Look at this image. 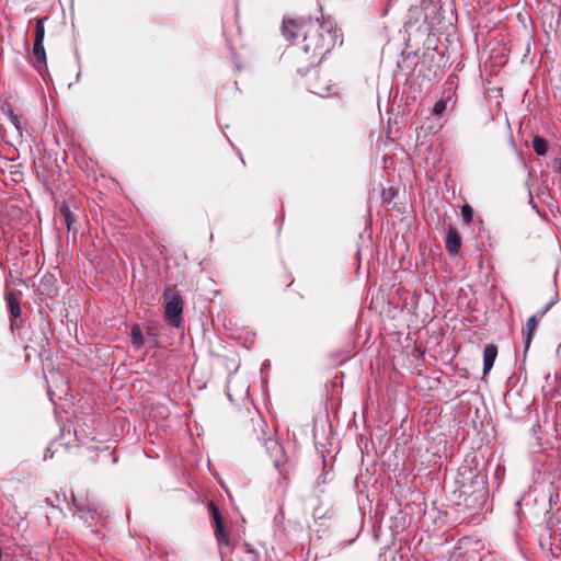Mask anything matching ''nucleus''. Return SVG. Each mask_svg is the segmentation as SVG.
Here are the masks:
<instances>
[{"label":"nucleus","instance_id":"obj_1","mask_svg":"<svg viewBox=\"0 0 561 561\" xmlns=\"http://www.w3.org/2000/svg\"><path fill=\"white\" fill-rule=\"evenodd\" d=\"M282 33L290 42L302 35L301 47L312 57H321L333 47L331 25L321 23L319 19H284Z\"/></svg>","mask_w":561,"mask_h":561},{"label":"nucleus","instance_id":"obj_10","mask_svg":"<svg viewBox=\"0 0 561 561\" xmlns=\"http://www.w3.org/2000/svg\"><path fill=\"white\" fill-rule=\"evenodd\" d=\"M214 535H215V538L217 540L219 548H221L222 546L230 545L229 535L225 528L224 520L220 523L214 524Z\"/></svg>","mask_w":561,"mask_h":561},{"label":"nucleus","instance_id":"obj_3","mask_svg":"<svg viewBox=\"0 0 561 561\" xmlns=\"http://www.w3.org/2000/svg\"><path fill=\"white\" fill-rule=\"evenodd\" d=\"M445 247L448 254L453 257L458 255L461 248V237L457 228L453 225L448 226Z\"/></svg>","mask_w":561,"mask_h":561},{"label":"nucleus","instance_id":"obj_14","mask_svg":"<svg viewBox=\"0 0 561 561\" xmlns=\"http://www.w3.org/2000/svg\"><path fill=\"white\" fill-rule=\"evenodd\" d=\"M130 339L135 348H140L145 344V339L139 325H133L130 330Z\"/></svg>","mask_w":561,"mask_h":561},{"label":"nucleus","instance_id":"obj_18","mask_svg":"<svg viewBox=\"0 0 561 561\" xmlns=\"http://www.w3.org/2000/svg\"><path fill=\"white\" fill-rule=\"evenodd\" d=\"M316 94L325 96L327 94L331 93V87L327 85L324 82L320 84H314V91Z\"/></svg>","mask_w":561,"mask_h":561},{"label":"nucleus","instance_id":"obj_6","mask_svg":"<svg viewBox=\"0 0 561 561\" xmlns=\"http://www.w3.org/2000/svg\"><path fill=\"white\" fill-rule=\"evenodd\" d=\"M497 356V347L495 344L490 343L483 350V375H488L492 369Z\"/></svg>","mask_w":561,"mask_h":561},{"label":"nucleus","instance_id":"obj_16","mask_svg":"<svg viewBox=\"0 0 561 561\" xmlns=\"http://www.w3.org/2000/svg\"><path fill=\"white\" fill-rule=\"evenodd\" d=\"M461 216H462V220L466 225H469L471 221H472V217H473V209L471 208L470 205L468 204H465L462 207H461Z\"/></svg>","mask_w":561,"mask_h":561},{"label":"nucleus","instance_id":"obj_5","mask_svg":"<svg viewBox=\"0 0 561 561\" xmlns=\"http://www.w3.org/2000/svg\"><path fill=\"white\" fill-rule=\"evenodd\" d=\"M265 448L273 459L275 468L279 469L280 465L284 463L285 456L283 446L276 439L268 438L265 440Z\"/></svg>","mask_w":561,"mask_h":561},{"label":"nucleus","instance_id":"obj_8","mask_svg":"<svg viewBox=\"0 0 561 561\" xmlns=\"http://www.w3.org/2000/svg\"><path fill=\"white\" fill-rule=\"evenodd\" d=\"M4 299L8 304L11 318H19L21 316V306L19 298L15 297L13 291L9 290L4 294Z\"/></svg>","mask_w":561,"mask_h":561},{"label":"nucleus","instance_id":"obj_7","mask_svg":"<svg viewBox=\"0 0 561 561\" xmlns=\"http://www.w3.org/2000/svg\"><path fill=\"white\" fill-rule=\"evenodd\" d=\"M537 323H538V317L534 314L530 318H528V320L526 322V328L523 330L525 353L530 347L533 334L537 329Z\"/></svg>","mask_w":561,"mask_h":561},{"label":"nucleus","instance_id":"obj_20","mask_svg":"<svg viewBox=\"0 0 561 561\" xmlns=\"http://www.w3.org/2000/svg\"><path fill=\"white\" fill-rule=\"evenodd\" d=\"M554 302H556V300L552 299L541 310H539L535 316H537L538 318H542L548 312V310L554 305Z\"/></svg>","mask_w":561,"mask_h":561},{"label":"nucleus","instance_id":"obj_15","mask_svg":"<svg viewBox=\"0 0 561 561\" xmlns=\"http://www.w3.org/2000/svg\"><path fill=\"white\" fill-rule=\"evenodd\" d=\"M533 148L537 154L543 156L547 153L548 145L543 138L535 136L533 139Z\"/></svg>","mask_w":561,"mask_h":561},{"label":"nucleus","instance_id":"obj_2","mask_svg":"<svg viewBox=\"0 0 561 561\" xmlns=\"http://www.w3.org/2000/svg\"><path fill=\"white\" fill-rule=\"evenodd\" d=\"M163 299L165 320L171 327L179 328L183 320V300L180 294L169 288L164 291Z\"/></svg>","mask_w":561,"mask_h":561},{"label":"nucleus","instance_id":"obj_19","mask_svg":"<svg viewBox=\"0 0 561 561\" xmlns=\"http://www.w3.org/2000/svg\"><path fill=\"white\" fill-rule=\"evenodd\" d=\"M245 552H247V560L245 561H260V554L252 548H250L249 545H244Z\"/></svg>","mask_w":561,"mask_h":561},{"label":"nucleus","instance_id":"obj_12","mask_svg":"<svg viewBox=\"0 0 561 561\" xmlns=\"http://www.w3.org/2000/svg\"><path fill=\"white\" fill-rule=\"evenodd\" d=\"M453 94L454 93L451 89L444 92V96L437 101L433 107L434 115L439 116L446 111L448 102H450L453 99Z\"/></svg>","mask_w":561,"mask_h":561},{"label":"nucleus","instance_id":"obj_13","mask_svg":"<svg viewBox=\"0 0 561 561\" xmlns=\"http://www.w3.org/2000/svg\"><path fill=\"white\" fill-rule=\"evenodd\" d=\"M47 20H48L47 16L35 19L34 41L44 42V37H45V22Z\"/></svg>","mask_w":561,"mask_h":561},{"label":"nucleus","instance_id":"obj_17","mask_svg":"<svg viewBox=\"0 0 561 561\" xmlns=\"http://www.w3.org/2000/svg\"><path fill=\"white\" fill-rule=\"evenodd\" d=\"M208 508H209L211 517L214 519V524L220 523V522L224 520L221 515H220V512H219L218 507L213 502H210L208 504Z\"/></svg>","mask_w":561,"mask_h":561},{"label":"nucleus","instance_id":"obj_11","mask_svg":"<svg viewBox=\"0 0 561 561\" xmlns=\"http://www.w3.org/2000/svg\"><path fill=\"white\" fill-rule=\"evenodd\" d=\"M59 214L64 219L67 230L68 231L73 230L76 232L77 230L73 227V224L76 221L75 216H73L72 211L70 210V207L67 203H62V205L59 207Z\"/></svg>","mask_w":561,"mask_h":561},{"label":"nucleus","instance_id":"obj_4","mask_svg":"<svg viewBox=\"0 0 561 561\" xmlns=\"http://www.w3.org/2000/svg\"><path fill=\"white\" fill-rule=\"evenodd\" d=\"M2 112L8 117V119L13 125V127L15 128L16 134L19 136H22L23 131L26 129V125H27L26 119L22 115L15 113L13 111L11 104H9V103H5L2 106Z\"/></svg>","mask_w":561,"mask_h":561},{"label":"nucleus","instance_id":"obj_9","mask_svg":"<svg viewBox=\"0 0 561 561\" xmlns=\"http://www.w3.org/2000/svg\"><path fill=\"white\" fill-rule=\"evenodd\" d=\"M44 42H38V41H34V44H33V56L36 60V62L38 64V71H42L43 68H46L47 66V62H46V51H45V48H44Z\"/></svg>","mask_w":561,"mask_h":561},{"label":"nucleus","instance_id":"obj_21","mask_svg":"<svg viewBox=\"0 0 561 561\" xmlns=\"http://www.w3.org/2000/svg\"><path fill=\"white\" fill-rule=\"evenodd\" d=\"M554 169L561 173V158L554 160Z\"/></svg>","mask_w":561,"mask_h":561}]
</instances>
